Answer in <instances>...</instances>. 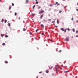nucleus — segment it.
<instances>
[{"instance_id":"nucleus-1","label":"nucleus","mask_w":78,"mask_h":78,"mask_svg":"<svg viewBox=\"0 0 78 78\" xmlns=\"http://www.w3.org/2000/svg\"><path fill=\"white\" fill-rule=\"evenodd\" d=\"M64 41L66 42H68L69 41V38L68 37H66V38L65 39Z\"/></svg>"},{"instance_id":"nucleus-2","label":"nucleus","mask_w":78,"mask_h":78,"mask_svg":"<svg viewBox=\"0 0 78 78\" xmlns=\"http://www.w3.org/2000/svg\"><path fill=\"white\" fill-rule=\"evenodd\" d=\"M66 30H68L69 31H70V30L69 28H68V29L66 28V29L65 30V33H66Z\"/></svg>"},{"instance_id":"nucleus-3","label":"nucleus","mask_w":78,"mask_h":78,"mask_svg":"<svg viewBox=\"0 0 78 78\" xmlns=\"http://www.w3.org/2000/svg\"><path fill=\"white\" fill-rule=\"evenodd\" d=\"M44 12V10H42V11L40 12L39 13V14H42V13H43V12Z\"/></svg>"},{"instance_id":"nucleus-4","label":"nucleus","mask_w":78,"mask_h":78,"mask_svg":"<svg viewBox=\"0 0 78 78\" xmlns=\"http://www.w3.org/2000/svg\"><path fill=\"white\" fill-rule=\"evenodd\" d=\"M60 29L61 31H64V32H65V30H64V28H61Z\"/></svg>"},{"instance_id":"nucleus-5","label":"nucleus","mask_w":78,"mask_h":78,"mask_svg":"<svg viewBox=\"0 0 78 78\" xmlns=\"http://www.w3.org/2000/svg\"><path fill=\"white\" fill-rule=\"evenodd\" d=\"M59 66H58V67L56 68V71L57 73H58V69H59Z\"/></svg>"},{"instance_id":"nucleus-6","label":"nucleus","mask_w":78,"mask_h":78,"mask_svg":"<svg viewBox=\"0 0 78 78\" xmlns=\"http://www.w3.org/2000/svg\"><path fill=\"white\" fill-rule=\"evenodd\" d=\"M57 6H59V5H60V4H58V2H56L55 5H57Z\"/></svg>"},{"instance_id":"nucleus-7","label":"nucleus","mask_w":78,"mask_h":78,"mask_svg":"<svg viewBox=\"0 0 78 78\" xmlns=\"http://www.w3.org/2000/svg\"><path fill=\"white\" fill-rule=\"evenodd\" d=\"M43 16H44V14H42V15H41L40 16V19H42V17H43Z\"/></svg>"},{"instance_id":"nucleus-8","label":"nucleus","mask_w":78,"mask_h":78,"mask_svg":"<svg viewBox=\"0 0 78 78\" xmlns=\"http://www.w3.org/2000/svg\"><path fill=\"white\" fill-rule=\"evenodd\" d=\"M57 22L58 24H59V20H58V19L57 20Z\"/></svg>"},{"instance_id":"nucleus-9","label":"nucleus","mask_w":78,"mask_h":78,"mask_svg":"<svg viewBox=\"0 0 78 78\" xmlns=\"http://www.w3.org/2000/svg\"><path fill=\"white\" fill-rule=\"evenodd\" d=\"M46 73H48V72H49V70H47L46 71Z\"/></svg>"},{"instance_id":"nucleus-10","label":"nucleus","mask_w":78,"mask_h":78,"mask_svg":"<svg viewBox=\"0 0 78 78\" xmlns=\"http://www.w3.org/2000/svg\"><path fill=\"white\" fill-rule=\"evenodd\" d=\"M37 0H36V4H38V3H39V2H37Z\"/></svg>"},{"instance_id":"nucleus-11","label":"nucleus","mask_w":78,"mask_h":78,"mask_svg":"<svg viewBox=\"0 0 78 78\" xmlns=\"http://www.w3.org/2000/svg\"><path fill=\"white\" fill-rule=\"evenodd\" d=\"M53 69V66L49 68V70H51Z\"/></svg>"},{"instance_id":"nucleus-12","label":"nucleus","mask_w":78,"mask_h":78,"mask_svg":"<svg viewBox=\"0 0 78 78\" xmlns=\"http://www.w3.org/2000/svg\"><path fill=\"white\" fill-rule=\"evenodd\" d=\"M6 34H7V33H6L5 34V37H8V36L6 35Z\"/></svg>"},{"instance_id":"nucleus-13","label":"nucleus","mask_w":78,"mask_h":78,"mask_svg":"<svg viewBox=\"0 0 78 78\" xmlns=\"http://www.w3.org/2000/svg\"><path fill=\"white\" fill-rule=\"evenodd\" d=\"M11 7H12V6H10L9 7V10H11Z\"/></svg>"},{"instance_id":"nucleus-14","label":"nucleus","mask_w":78,"mask_h":78,"mask_svg":"<svg viewBox=\"0 0 78 78\" xmlns=\"http://www.w3.org/2000/svg\"><path fill=\"white\" fill-rule=\"evenodd\" d=\"M39 29H37L36 30V32H37V31H39Z\"/></svg>"},{"instance_id":"nucleus-15","label":"nucleus","mask_w":78,"mask_h":78,"mask_svg":"<svg viewBox=\"0 0 78 78\" xmlns=\"http://www.w3.org/2000/svg\"><path fill=\"white\" fill-rule=\"evenodd\" d=\"M5 63L6 64H8V61H5Z\"/></svg>"},{"instance_id":"nucleus-16","label":"nucleus","mask_w":78,"mask_h":78,"mask_svg":"<svg viewBox=\"0 0 78 78\" xmlns=\"http://www.w3.org/2000/svg\"><path fill=\"white\" fill-rule=\"evenodd\" d=\"M65 73H67V72H69V71H64Z\"/></svg>"},{"instance_id":"nucleus-17","label":"nucleus","mask_w":78,"mask_h":78,"mask_svg":"<svg viewBox=\"0 0 78 78\" xmlns=\"http://www.w3.org/2000/svg\"><path fill=\"white\" fill-rule=\"evenodd\" d=\"M72 31L73 32H75V29L74 28L73 29Z\"/></svg>"},{"instance_id":"nucleus-18","label":"nucleus","mask_w":78,"mask_h":78,"mask_svg":"<svg viewBox=\"0 0 78 78\" xmlns=\"http://www.w3.org/2000/svg\"><path fill=\"white\" fill-rule=\"evenodd\" d=\"M41 27H44V25L42 24L41 25Z\"/></svg>"},{"instance_id":"nucleus-19","label":"nucleus","mask_w":78,"mask_h":78,"mask_svg":"<svg viewBox=\"0 0 78 78\" xmlns=\"http://www.w3.org/2000/svg\"><path fill=\"white\" fill-rule=\"evenodd\" d=\"M5 45L6 44L4 43L2 44V45L3 46Z\"/></svg>"},{"instance_id":"nucleus-20","label":"nucleus","mask_w":78,"mask_h":78,"mask_svg":"<svg viewBox=\"0 0 78 78\" xmlns=\"http://www.w3.org/2000/svg\"><path fill=\"white\" fill-rule=\"evenodd\" d=\"M2 22H3V21H4V19H2L1 20Z\"/></svg>"},{"instance_id":"nucleus-21","label":"nucleus","mask_w":78,"mask_h":78,"mask_svg":"<svg viewBox=\"0 0 78 78\" xmlns=\"http://www.w3.org/2000/svg\"><path fill=\"white\" fill-rule=\"evenodd\" d=\"M41 8V7H40V6H39V7H38V9H40V8Z\"/></svg>"},{"instance_id":"nucleus-22","label":"nucleus","mask_w":78,"mask_h":78,"mask_svg":"<svg viewBox=\"0 0 78 78\" xmlns=\"http://www.w3.org/2000/svg\"><path fill=\"white\" fill-rule=\"evenodd\" d=\"M23 31H26V29L25 28H23Z\"/></svg>"},{"instance_id":"nucleus-23","label":"nucleus","mask_w":78,"mask_h":78,"mask_svg":"<svg viewBox=\"0 0 78 78\" xmlns=\"http://www.w3.org/2000/svg\"><path fill=\"white\" fill-rule=\"evenodd\" d=\"M12 6H14V3H12Z\"/></svg>"},{"instance_id":"nucleus-24","label":"nucleus","mask_w":78,"mask_h":78,"mask_svg":"<svg viewBox=\"0 0 78 78\" xmlns=\"http://www.w3.org/2000/svg\"><path fill=\"white\" fill-rule=\"evenodd\" d=\"M8 25L9 26H11V24H10V23H9L8 24Z\"/></svg>"},{"instance_id":"nucleus-25","label":"nucleus","mask_w":78,"mask_h":78,"mask_svg":"<svg viewBox=\"0 0 78 78\" xmlns=\"http://www.w3.org/2000/svg\"><path fill=\"white\" fill-rule=\"evenodd\" d=\"M42 35H43V36H45V34L44 33H42Z\"/></svg>"},{"instance_id":"nucleus-26","label":"nucleus","mask_w":78,"mask_h":78,"mask_svg":"<svg viewBox=\"0 0 78 78\" xmlns=\"http://www.w3.org/2000/svg\"><path fill=\"white\" fill-rule=\"evenodd\" d=\"M35 8V5H34L33 7V9H34Z\"/></svg>"},{"instance_id":"nucleus-27","label":"nucleus","mask_w":78,"mask_h":78,"mask_svg":"<svg viewBox=\"0 0 78 78\" xmlns=\"http://www.w3.org/2000/svg\"><path fill=\"white\" fill-rule=\"evenodd\" d=\"M61 51H62L61 50H60L58 52H59V53H61Z\"/></svg>"},{"instance_id":"nucleus-28","label":"nucleus","mask_w":78,"mask_h":78,"mask_svg":"<svg viewBox=\"0 0 78 78\" xmlns=\"http://www.w3.org/2000/svg\"><path fill=\"white\" fill-rule=\"evenodd\" d=\"M17 13L16 12L15 13V16H17Z\"/></svg>"},{"instance_id":"nucleus-29","label":"nucleus","mask_w":78,"mask_h":78,"mask_svg":"<svg viewBox=\"0 0 78 78\" xmlns=\"http://www.w3.org/2000/svg\"><path fill=\"white\" fill-rule=\"evenodd\" d=\"M6 22H7V20H5V23H6Z\"/></svg>"},{"instance_id":"nucleus-30","label":"nucleus","mask_w":78,"mask_h":78,"mask_svg":"<svg viewBox=\"0 0 78 78\" xmlns=\"http://www.w3.org/2000/svg\"><path fill=\"white\" fill-rule=\"evenodd\" d=\"M50 6H53V5L52 4H50Z\"/></svg>"},{"instance_id":"nucleus-31","label":"nucleus","mask_w":78,"mask_h":78,"mask_svg":"<svg viewBox=\"0 0 78 78\" xmlns=\"http://www.w3.org/2000/svg\"><path fill=\"white\" fill-rule=\"evenodd\" d=\"M42 73V71L40 72H39V73Z\"/></svg>"},{"instance_id":"nucleus-32","label":"nucleus","mask_w":78,"mask_h":78,"mask_svg":"<svg viewBox=\"0 0 78 78\" xmlns=\"http://www.w3.org/2000/svg\"><path fill=\"white\" fill-rule=\"evenodd\" d=\"M30 35H32V33L31 32H30Z\"/></svg>"},{"instance_id":"nucleus-33","label":"nucleus","mask_w":78,"mask_h":78,"mask_svg":"<svg viewBox=\"0 0 78 78\" xmlns=\"http://www.w3.org/2000/svg\"><path fill=\"white\" fill-rule=\"evenodd\" d=\"M78 33V30H77V31H76V33Z\"/></svg>"},{"instance_id":"nucleus-34","label":"nucleus","mask_w":78,"mask_h":78,"mask_svg":"<svg viewBox=\"0 0 78 78\" xmlns=\"http://www.w3.org/2000/svg\"><path fill=\"white\" fill-rule=\"evenodd\" d=\"M26 3H28V1H26Z\"/></svg>"},{"instance_id":"nucleus-35","label":"nucleus","mask_w":78,"mask_h":78,"mask_svg":"<svg viewBox=\"0 0 78 78\" xmlns=\"http://www.w3.org/2000/svg\"><path fill=\"white\" fill-rule=\"evenodd\" d=\"M74 19H73V18L71 19V20H73Z\"/></svg>"},{"instance_id":"nucleus-36","label":"nucleus","mask_w":78,"mask_h":78,"mask_svg":"<svg viewBox=\"0 0 78 78\" xmlns=\"http://www.w3.org/2000/svg\"><path fill=\"white\" fill-rule=\"evenodd\" d=\"M55 22V21H53L52 22V23H54V22Z\"/></svg>"},{"instance_id":"nucleus-37","label":"nucleus","mask_w":78,"mask_h":78,"mask_svg":"<svg viewBox=\"0 0 78 78\" xmlns=\"http://www.w3.org/2000/svg\"><path fill=\"white\" fill-rule=\"evenodd\" d=\"M18 19L19 20H20V17H19L18 18Z\"/></svg>"},{"instance_id":"nucleus-38","label":"nucleus","mask_w":78,"mask_h":78,"mask_svg":"<svg viewBox=\"0 0 78 78\" xmlns=\"http://www.w3.org/2000/svg\"><path fill=\"white\" fill-rule=\"evenodd\" d=\"M1 36H2V37H3V34H1Z\"/></svg>"},{"instance_id":"nucleus-39","label":"nucleus","mask_w":78,"mask_h":78,"mask_svg":"<svg viewBox=\"0 0 78 78\" xmlns=\"http://www.w3.org/2000/svg\"><path fill=\"white\" fill-rule=\"evenodd\" d=\"M48 20H49V21H51V19H49Z\"/></svg>"},{"instance_id":"nucleus-40","label":"nucleus","mask_w":78,"mask_h":78,"mask_svg":"<svg viewBox=\"0 0 78 78\" xmlns=\"http://www.w3.org/2000/svg\"><path fill=\"white\" fill-rule=\"evenodd\" d=\"M61 12H62V11H59V13H61Z\"/></svg>"},{"instance_id":"nucleus-41","label":"nucleus","mask_w":78,"mask_h":78,"mask_svg":"<svg viewBox=\"0 0 78 78\" xmlns=\"http://www.w3.org/2000/svg\"><path fill=\"white\" fill-rule=\"evenodd\" d=\"M44 22H46V20H44Z\"/></svg>"},{"instance_id":"nucleus-42","label":"nucleus","mask_w":78,"mask_h":78,"mask_svg":"<svg viewBox=\"0 0 78 78\" xmlns=\"http://www.w3.org/2000/svg\"><path fill=\"white\" fill-rule=\"evenodd\" d=\"M76 37H78V35H76Z\"/></svg>"},{"instance_id":"nucleus-43","label":"nucleus","mask_w":78,"mask_h":78,"mask_svg":"<svg viewBox=\"0 0 78 78\" xmlns=\"http://www.w3.org/2000/svg\"><path fill=\"white\" fill-rule=\"evenodd\" d=\"M76 10L78 11V9H76Z\"/></svg>"},{"instance_id":"nucleus-44","label":"nucleus","mask_w":78,"mask_h":78,"mask_svg":"<svg viewBox=\"0 0 78 78\" xmlns=\"http://www.w3.org/2000/svg\"><path fill=\"white\" fill-rule=\"evenodd\" d=\"M50 41H51V42H52V40H50Z\"/></svg>"},{"instance_id":"nucleus-45","label":"nucleus","mask_w":78,"mask_h":78,"mask_svg":"<svg viewBox=\"0 0 78 78\" xmlns=\"http://www.w3.org/2000/svg\"><path fill=\"white\" fill-rule=\"evenodd\" d=\"M55 27H56V28H57V27H58V26H55Z\"/></svg>"},{"instance_id":"nucleus-46","label":"nucleus","mask_w":78,"mask_h":78,"mask_svg":"<svg viewBox=\"0 0 78 78\" xmlns=\"http://www.w3.org/2000/svg\"><path fill=\"white\" fill-rule=\"evenodd\" d=\"M36 78H38V76H37L36 77Z\"/></svg>"},{"instance_id":"nucleus-47","label":"nucleus","mask_w":78,"mask_h":78,"mask_svg":"<svg viewBox=\"0 0 78 78\" xmlns=\"http://www.w3.org/2000/svg\"><path fill=\"white\" fill-rule=\"evenodd\" d=\"M57 65H55V67H57Z\"/></svg>"},{"instance_id":"nucleus-48","label":"nucleus","mask_w":78,"mask_h":78,"mask_svg":"<svg viewBox=\"0 0 78 78\" xmlns=\"http://www.w3.org/2000/svg\"><path fill=\"white\" fill-rule=\"evenodd\" d=\"M76 22L77 23H78V20L76 21Z\"/></svg>"},{"instance_id":"nucleus-49","label":"nucleus","mask_w":78,"mask_h":78,"mask_svg":"<svg viewBox=\"0 0 78 78\" xmlns=\"http://www.w3.org/2000/svg\"><path fill=\"white\" fill-rule=\"evenodd\" d=\"M26 1H28V0H26Z\"/></svg>"},{"instance_id":"nucleus-50","label":"nucleus","mask_w":78,"mask_h":78,"mask_svg":"<svg viewBox=\"0 0 78 78\" xmlns=\"http://www.w3.org/2000/svg\"><path fill=\"white\" fill-rule=\"evenodd\" d=\"M63 0V1H65V0Z\"/></svg>"},{"instance_id":"nucleus-51","label":"nucleus","mask_w":78,"mask_h":78,"mask_svg":"<svg viewBox=\"0 0 78 78\" xmlns=\"http://www.w3.org/2000/svg\"><path fill=\"white\" fill-rule=\"evenodd\" d=\"M77 5H78V3H77Z\"/></svg>"},{"instance_id":"nucleus-52","label":"nucleus","mask_w":78,"mask_h":78,"mask_svg":"<svg viewBox=\"0 0 78 78\" xmlns=\"http://www.w3.org/2000/svg\"><path fill=\"white\" fill-rule=\"evenodd\" d=\"M55 20H56V19H55Z\"/></svg>"},{"instance_id":"nucleus-53","label":"nucleus","mask_w":78,"mask_h":78,"mask_svg":"<svg viewBox=\"0 0 78 78\" xmlns=\"http://www.w3.org/2000/svg\"><path fill=\"white\" fill-rule=\"evenodd\" d=\"M68 1H69V0H68Z\"/></svg>"},{"instance_id":"nucleus-54","label":"nucleus","mask_w":78,"mask_h":78,"mask_svg":"<svg viewBox=\"0 0 78 78\" xmlns=\"http://www.w3.org/2000/svg\"><path fill=\"white\" fill-rule=\"evenodd\" d=\"M61 69H62L61 68Z\"/></svg>"}]
</instances>
